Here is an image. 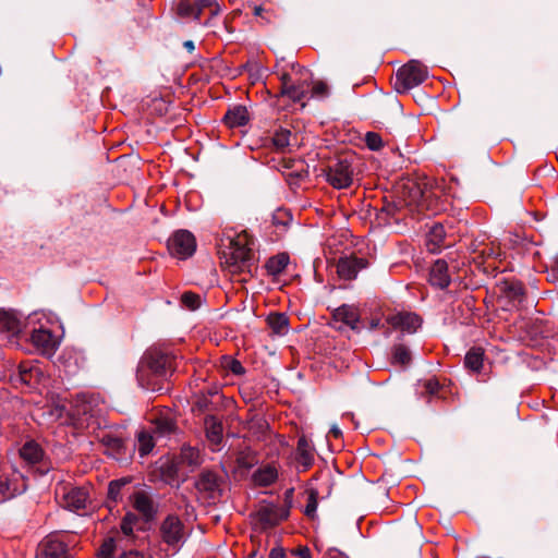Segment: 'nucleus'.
Returning <instances> with one entry per match:
<instances>
[{
	"instance_id": "1",
	"label": "nucleus",
	"mask_w": 558,
	"mask_h": 558,
	"mask_svg": "<svg viewBox=\"0 0 558 558\" xmlns=\"http://www.w3.org/2000/svg\"><path fill=\"white\" fill-rule=\"evenodd\" d=\"M254 240L246 232L243 231L236 234L223 252V264L226 268L232 274H252L254 268V253H253Z\"/></svg>"
},
{
	"instance_id": "2",
	"label": "nucleus",
	"mask_w": 558,
	"mask_h": 558,
	"mask_svg": "<svg viewBox=\"0 0 558 558\" xmlns=\"http://www.w3.org/2000/svg\"><path fill=\"white\" fill-rule=\"evenodd\" d=\"M173 356L158 349H150L141 359L136 377L146 389H155L154 377L165 378L173 369Z\"/></svg>"
},
{
	"instance_id": "3",
	"label": "nucleus",
	"mask_w": 558,
	"mask_h": 558,
	"mask_svg": "<svg viewBox=\"0 0 558 558\" xmlns=\"http://www.w3.org/2000/svg\"><path fill=\"white\" fill-rule=\"evenodd\" d=\"M427 76V68L418 60H411L398 70L396 85L399 92H407L422 84Z\"/></svg>"
},
{
	"instance_id": "4",
	"label": "nucleus",
	"mask_w": 558,
	"mask_h": 558,
	"mask_svg": "<svg viewBox=\"0 0 558 558\" xmlns=\"http://www.w3.org/2000/svg\"><path fill=\"white\" fill-rule=\"evenodd\" d=\"M199 497L207 502H216L222 495V478L215 472L203 471L194 484Z\"/></svg>"
},
{
	"instance_id": "5",
	"label": "nucleus",
	"mask_w": 558,
	"mask_h": 558,
	"mask_svg": "<svg viewBox=\"0 0 558 558\" xmlns=\"http://www.w3.org/2000/svg\"><path fill=\"white\" fill-rule=\"evenodd\" d=\"M170 254L179 259L192 256L196 250L194 235L187 230H178L168 240Z\"/></svg>"
},
{
	"instance_id": "6",
	"label": "nucleus",
	"mask_w": 558,
	"mask_h": 558,
	"mask_svg": "<svg viewBox=\"0 0 558 558\" xmlns=\"http://www.w3.org/2000/svg\"><path fill=\"white\" fill-rule=\"evenodd\" d=\"M56 495L60 498L61 505L71 511H80L86 508L88 502V492L83 487L60 486Z\"/></svg>"
},
{
	"instance_id": "7",
	"label": "nucleus",
	"mask_w": 558,
	"mask_h": 558,
	"mask_svg": "<svg viewBox=\"0 0 558 558\" xmlns=\"http://www.w3.org/2000/svg\"><path fill=\"white\" fill-rule=\"evenodd\" d=\"M327 181L335 189H345L353 182V168L348 159H339L332 163L327 173Z\"/></svg>"
},
{
	"instance_id": "8",
	"label": "nucleus",
	"mask_w": 558,
	"mask_h": 558,
	"mask_svg": "<svg viewBox=\"0 0 558 558\" xmlns=\"http://www.w3.org/2000/svg\"><path fill=\"white\" fill-rule=\"evenodd\" d=\"M289 507L282 505L266 504L259 507L256 515L264 529L272 527L288 519Z\"/></svg>"
},
{
	"instance_id": "9",
	"label": "nucleus",
	"mask_w": 558,
	"mask_h": 558,
	"mask_svg": "<svg viewBox=\"0 0 558 558\" xmlns=\"http://www.w3.org/2000/svg\"><path fill=\"white\" fill-rule=\"evenodd\" d=\"M162 539L172 547L181 546L185 541V529L181 520L175 515H168L161 524Z\"/></svg>"
},
{
	"instance_id": "10",
	"label": "nucleus",
	"mask_w": 558,
	"mask_h": 558,
	"mask_svg": "<svg viewBox=\"0 0 558 558\" xmlns=\"http://www.w3.org/2000/svg\"><path fill=\"white\" fill-rule=\"evenodd\" d=\"M367 267V260L356 256H345L337 263V274L342 280H353L357 274Z\"/></svg>"
},
{
	"instance_id": "11",
	"label": "nucleus",
	"mask_w": 558,
	"mask_h": 558,
	"mask_svg": "<svg viewBox=\"0 0 558 558\" xmlns=\"http://www.w3.org/2000/svg\"><path fill=\"white\" fill-rule=\"evenodd\" d=\"M66 553V545L59 535H48L39 545L36 558H61Z\"/></svg>"
},
{
	"instance_id": "12",
	"label": "nucleus",
	"mask_w": 558,
	"mask_h": 558,
	"mask_svg": "<svg viewBox=\"0 0 558 558\" xmlns=\"http://www.w3.org/2000/svg\"><path fill=\"white\" fill-rule=\"evenodd\" d=\"M132 507L146 520L149 521L156 514L155 504L149 494L143 489L135 490L130 496Z\"/></svg>"
},
{
	"instance_id": "13",
	"label": "nucleus",
	"mask_w": 558,
	"mask_h": 558,
	"mask_svg": "<svg viewBox=\"0 0 558 558\" xmlns=\"http://www.w3.org/2000/svg\"><path fill=\"white\" fill-rule=\"evenodd\" d=\"M387 322L396 329L414 333L422 325L421 317L415 313H398L388 317Z\"/></svg>"
},
{
	"instance_id": "14",
	"label": "nucleus",
	"mask_w": 558,
	"mask_h": 558,
	"mask_svg": "<svg viewBox=\"0 0 558 558\" xmlns=\"http://www.w3.org/2000/svg\"><path fill=\"white\" fill-rule=\"evenodd\" d=\"M203 462V458L197 448L191 446H183L180 454L174 460L175 472L179 473L184 466L189 469V471H194L197 466H199Z\"/></svg>"
},
{
	"instance_id": "15",
	"label": "nucleus",
	"mask_w": 558,
	"mask_h": 558,
	"mask_svg": "<svg viewBox=\"0 0 558 558\" xmlns=\"http://www.w3.org/2000/svg\"><path fill=\"white\" fill-rule=\"evenodd\" d=\"M281 95L288 96L292 101L300 102L307 95L308 85L303 83H295L287 73L281 76Z\"/></svg>"
},
{
	"instance_id": "16",
	"label": "nucleus",
	"mask_w": 558,
	"mask_h": 558,
	"mask_svg": "<svg viewBox=\"0 0 558 558\" xmlns=\"http://www.w3.org/2000/svg\"><path fill=\"white\" fill-rule=\"evenodd\" d=\"M333 318L338 322H342L352 330H360V314L357 308L353 305L343 304L339 306L333 312Z\"/></svg>"
},
{
	"instance_id": "17",
	"label": "nucleus",
	"mask_w": 558,
	"mask_h": 558,
	"mask_svg": "<svg viewBox=\"0 0 558 558\" xmlns=\"http://www.w3.org/2000/svg\"><path fill=\"white\" fill-rule=\"evenodd\" d=\"M429 282L440 289H445L450 283L448 265L444 259H437L429 271Z\"/></svg>"
},
{
	"instance_id": "18",
	"label": "nucleus",
	"mask_w": 558,
	"mask_h": 558,
	"mask_svg": "<svg viewBox=\"0 0 558 558\" xmlns=\"http://www.w3.org/2000/svg\"><path fill=\"white\" fill-rule=\"evenodd\" d=\"M33 344L45 354H50L56 349V340L47 329H35L31 335Z\"/></svg>"
},
{
	"instance_id": "19",
	"label": "nucleus",
	"mask_w": 558,
	"mask_h": 558,
	"mask_svg": "<svg viewBox=\"0 0 558 558\" xmlns=\"http://www.w3.org/2000/svg\"><path fill=\"white\" fill-rule=\"evenodd\" d=\"M177 432V425L170 416H159L153 422L151 433L156 440L170 438Z\"/></svg>"
},
{
	"instance_id": "20",
	"label": "nucleus",
	"mask_w": 558,
	"mask_h": 558,
	"mask_svg": "<svg viewBox=\"0 0 558 558\" xmlns=\"http://www.w3.org/2000/svg\"><path fill=\"white\" fill-rule=\"evenodd\" d=\"M229 128L243 126L248 122V112L244 106H234L229 109L223 118Z\"/></svg>"
},
{
	"instance_id": "21",
	"label": "nucleus",
	"mask_w": 558,
	"mask_h": 558,
	"mask_svg": "<svg viewBox=\"0 0 558 558\" xmlns=\"http://www.w3.org/2000/svg\"><path fill=\"white\" fill-rule=\"evenodd\" d=\"M20 456L27 464H36L41 461L44 451L37 442L31 440L20 449Z\"/></svg>"
},
{
	"instance_id": "22",
	"label": "nucleus",
	"mask_w": 558,
	"mask_h": 558,
	"mask_svg": "<svg viewBox=\"0 0 558 558\" xmlns=\"http://www.w3.org/2000/svg\"><path fill=\"white\" fill-rule=\"evenodd\" d=\"M296 454L299 462L307 469L314 461V448L305 436H301L298 441Z\"/></svg>"
},
{
	"instance_id": "23",
	"label": "nucleus",
	"mask_w": 558,
	"mask_h": 558,
	"mask_svg": "<svg viewBox=\"0 0 558 558\" xmlns=\"http://www.w3.org/2000/svg\"><path fill=\"white\" fill-rule=\"evenodd\" d=\"M278 477L277 469L272 465H265L253 473V481L258 486H268Z\"/></svg>"
},
{
	"instance_id": "24",
	"label": "nucleus",
	"mask_w": 558,
	"mask_h": 558,
	"mask_svg": "<svg viewBox=\"0 0 558 558\" xmlns=\"http://www.w3.org/2000/svg\"><path fill=\"white\" fill-rule=\"evenodd\" d=\"M272 144L277 150L283 151L286 148L296 145V136L290 130L280 128L272 136Z\"/></svg>"
},
{
	"instance_id": "25",
	"label": "nucleus",
	"mask_w": 558,
	"mask_h": 558,
	"mask_svg": "<svg viewBox=\"0 0 558 558\" xmlns=\"http://www.w3.org/2000/svg\"><path fill=\"white\" fill-rule=\"evenodd\" d=\"M445 235H446V232H445V229L439 223H435L428 234H427V239H426V246L428 248L429 252L432 253H436L444 239H445Z\"/></svg>"
},
{
	"instance_id": "26",
	"label": "nucleus",
	"mask_w": 558,
	"mask_h": 558,
	"mask_svg": "<svg viewBox=\"0 0 558 558\" xmlns=\"http://www.w3.org/2000/svg\"><path fill=\"white\" fill-rule=\"evenodd\" d=\"M121 536H111L104 539L98 550L99 558H114V553L121 548Z\"/></svg>"
},
{
	"instance_id": "27",
	"label": "nucleus",
	"mask_w": 558,
	"mask_h": 558,
	"mask_svg": "<svg viewBox=\"0 0 558 558\" xmlns=\"http://www.w3.org/2000/svg\"><path fill=\"white\" fill-rule=\"evenodd\" d=\"M270 329L279 336H283L289 330V319L282 313L270 314L267 318Z\"/></svg>"
},
{
	"instance_id": "28",
	"label": "nucleus",
	"mask_w": 558,
	"mask_h": 558,
	"mask_svg": "<svg viewBox=\"0 0 558 558\" xmlns=\"http://www.w3.org/2000/svg\"><path fill=\"white\" fill-rule=\"evenodd\" d=\"M484 362V351L481 348H472L464 357V365L473 372H480Z\"/></svg>"
},
{
	"instance_id": "29",
	"label": "nucleus",
	"mask_w": 558,
	"mask_h": 558,
	"mask_svg": "<svg viewBox=\"0 0 558 558\" xmlns=\"http://www.w3.org/2000/svg\"><path fill=\"white\" fill-rule=\"evenodd\" d=\"M205 429L207 438L215 445H218L222 438V426L214 417H208L205 420Z\"/></svg>"
},
{
	"instance_id": "30",
	"label": "nucleus",
	"mask_w": 558,
	"mask_h": 558,
	"mask_svg": "<svg viewBox=\"0 0 558 558\" xmlns=\"http://www.w3.org/2000/svg\"><path fill=\"white\" fill-rule=\"evenodd\" d=\"M288 264L289 256L287 254H279L268 259L266 263V268L270 275L277 276L287 268Z\"/></svg>"
},
{
	"instance_id": "31",
	"label": "nucleus",
	"mask_w": 558,
	"mask_h": 558,
	"mask_svg": "<svg viewBox=\"0 0 558 558\" xmlns=\"http://www.w3.org/2000/svg\"><path fill=\"white\" fill-rule=\"evenodd\" d=\"M407 189L409 191V198H407L404 196V198H403L404 204L409 207H412V206H415L417 208L422 207L424 193H423L422 189L420 187V185L411 183L410 185L407 186Z\"/></svg>"
},
{
	"instance_id": "32",
	"label": "nucleus",
	"mask_w": 558,
	"mask_h": 558,
	"mask_svg": "<svg viewBox=\"0 0 558 558\" xmlns=\"http://www.w3.org/2000/svg\"><path fill=\"white\" fill-rule=\"evenodd\" d=\"M130 480L129 478H120V480H114V481H111L109 483V486H108V497L110 500L117 502L121 499V496H122V489L125 485L130 484Z\"/></svg>"
},
{
	"instance_id": "33",
	"label": "nucleus",
	"mask_w": 558,
	"mask_h": 558,
	"mask_svg": "<svg viewBox=\"0 0 558 558\" xmlns=\"http://www.w3.org/2000/svg\"><path fill=\"white\" fill-rule=\"evenodd\" d=\"M138 450H140V453L141 456H146L148 454L151 449L154 448V445H155V441L156 438H155V435L151 433H147V432H141L138 434Z\"/></svg>"
},
{
	"instance_id": "34",
	"label": "nucleus",
	"mask_w": 558,
	"mask_h": 558,
	"mask_svg": "<svg viewBox=\"0 0 558 558\" xmlns=\"http://www.w3.org/2000/svg\"><path fill=\"white\" fill-rule=\"evenodd\" d=\"M177 13L179 16L184 19L192 17L194 20H198L195 3L189 0H180L178 2Z\"/></svg>"
},
{
	"instance_id": "35",
	"label": "nucleus",
	"mask_w": 558,
	"mask_h": 558,
	"mask_svg": "<svg viewBox=\"0 0 558 558\" xmlns=\"http://www.w3.org/2000/svg\"><path fill=\"white\" fill-rule=\"evenodd\" d=\"M393 363L408 365L411 362V353L405 345L399 344L393 348Z\"/></svg>"
},
{
	"instance_id": "36",
	"label": "nucleus",
	"mask_w": 558,
	"mask_h": 558,
	"mask_svg": "<svg viewBox=\"0 0 558 558\" xmlns=\"http://www.w3.org/2000/svg\"><path fill=\"white\" fill-rule=\"evenodd\" d=\"M137 517L132 512H128L124 515L120 525L121 532L123 533L124 536L130 537L133 535L134 526L137 523Z\"/></svg>"
},
{
	"instance_id": "37",
	"label": "nucleus",
	"mask_w": 558,
	"mask_h": 558,
	"mask_svg": "<svg viewBox=\"0 0 558 558\" xmlns=\"http://www.w3.org/2000/svg\"><path fill=\"white\" fill-rule=\"evenodd\" d=\"M181 302L186 308L195 311L201 306L202 298L193 292H184L181 296Z\"/></svg>"
},
{
	"instance_id": "38",
	"label": "nucleus",
	"mask_w": 558,
	"mask_h": 558,
	"mask_svg": "<svg viewBox=\"0 0 558 558\" xmlns=\"http://www.w3.org/2000/svg\"><path fill=\"white\" fill-rule=\"evenodd\" d=\"M364 141L371 150H379L384 146L381 136L375 132H367Z\"/></svg>"
},
{
	"instance_id": "39",
	"label": "nucleus",
	"mask_w": 558,
	"mask_h": 558,
	"mask_svg": "<svg viewBox=\"0 0 558 558\" xmlns=\"http://www.w3.org/2000/svg\"><path fill=\"white\" fill-rule=\"evenodd\" d=\"M292 220L290 213L286 209H278L272 215V223L276 226H287Z\"/></svg>"
},
{
	"instance_id": "40",
	"label": "nucleus",
	"mask_w": 558,
	"mask_h": 558,
	"mask_svg": "<svg viewBox=\"0 0 558 558\" xmlns=\"http://www.w3.org/2000/svg\"><path fill=\"white\" fill-rule=\"evenodd\" d=\"M328 85L325 82L317 81L313 84L311 96L313 98H325L328 96Z\"/></svg>"
},
{
	"instance_id": "41",
	"label": "nucleus",
	"mask_w": 558,
	"mask_h": 558,
	"mask_svg": "<svg viewBox=\"0 0 558 558\" xmlns=\"http://www.w3.org/2000/svg\"><path fill=\"white\" fill-rule=\"evenodd\" d=\"M225 367L228 368L229 371H231L235 375H241L244 373V367L242 366V364L239 361L233 360V359L226 360Z\"/></svg>"
},
{
	"instance_id": "42",
	"label": "nucleus",
	"mask_w": 558,
	"mask_h": 558,
	"mask_svg": "<svg viewBox=\"0 0 558 558\" xmlns=\"http://www.w3.org/2000/svg\"><path fill=\"white\" fill-rule=\"evenodd\" d=\"M316 509H317L316 493L312 492L310 494L308 501H307L304 512L307 517H314Z\"/></svg>"
},
{
	"instance_id": "43",
	"label": "nucleus",
	"mask_w": 558,
	"mask_h": 558,
	"mask_svg": "<svg viewBox=\"0 0 558 558\" xmlns=\"http://www.w3.org/2000/svg\"><path fill=\"white\" fill-rule=\"evenodd\" d=\"M524 294V290H523V287L521 283H512L510 287H509V295L513 299V300H519L521 301V298L523 296Z\"/></svg>"
},
{
	"instance_id": "44",
	"label": "nucleus",
	"mask_w": 558,
	"mask_h": 558,
	"mask_svg": "<svg viewBox=\"0 0 558 558\" xmlns=\"http://www.w3.org/2000/svg\"><path fill=\"white\" fill-rule=\"evenodd\" d=\"M196 11L198 14V17L201 16V13L210 7H213L216 1L215 0H196L195 2Z\"/></svg>"
},
{
	"instance_id": "45",
	"label": "nucleus",
	"mask_w": 558,
	"mask_h": 558,
	"mask_svg": "<svg viewBox=\"0 0 558 558\" xmlns=\"http://www.w3.org/2000/svg\"><path fill=\"white\" fill-rule=\"evenodd\" d=\"M119 558H146L144 553L137 549H124L119 555Z\"/></svg>"
},
{
	"instance_id": "46",
	"label": "nucleus",
	"mask_w": 558,
	"mask_h": 558,
	"mask_svg": "<svg viewBox=\"0 0 558 558\" xmlns=\"http://www.w3.org/2000/svg\"><path fill=\"white\" fill-rule=\"evenodd\" d=\"M4 326L12 333H16L20 330L19 322L13 317H5Z\"/></svg>"
},
{
	"instance_id": "47",
	"label": "nucleus",
	"mask_w": 558,
	"mask_h": 558,
	"mask_svg": "<svg viewBox=\"0 0 558 558\" xmlns=\"http://www.w3.org/2000/svg\"><path fill=\"white\" fill-rule=\"evenodd\" d=\"M425 389L430 393L434 395L438 391L439 383L436 379H428L425 381Z\"/></svg>"
},
{
	"instance_id": "48",
	"label": "nucleus",
	"mask_w": 558,
	"mask_h": 558,
	"mask_svg": "<svg viewBox=\"0 0 558 558\" xmlns=\"http://www.w3.org/2000/svg\"><path fill=\"white\" fill-rule=\"evenodd\" d=\"M323 558H347L344 555L336 548H328Z\"/></svg>"
},
{
	"instance_id": "49",
	"label": "nucleus",
	"mask_w": 558,
	"mask_h": 558,
	"mask_svg": "<svg viewBox=\"0 0 558 558\" xmlns=\"http://www.w3.org/2000/svg\"><path fill=\"white\" fill-rule=\"evenodd\" d=\"M294 554L299 557V558H311V551L308 549V547H300L298 548Z\"/></svg>"
},
{
	"instance_id": "50",
	"label": "nucleus",
	"mask_w": 558,
	"mask_h": 558,
	"mask_svg": "<svg viewBox=\"0 0 558 558\" xmlns=\"http://www.w3.org/2000/svg\"><path fill=\"white\" fill-rule=\"evenodd\" d=\"M269 558H287L282 548H272Z\"/></svg>"
},
{
	"instance_id": "51",
	"label": "nucleus",
	"mask_w": 558,
	"mask_h": 558,
	"mask_svg": "<svg viewBox=\"0 0 558 558\" xmlns=\"http://www.w3.org/2000/svg\"><path fill=\"white\" fill-rule=\"evenodd\" d=\"M396 210H397V206L395 204H387L381 209V211L386 213L388 216L395 215Z\"/></svg>"
},
{
	"instance_id": "52",
	"label": "nucleus",
	"mask_w": 558,
	"mask_h": 558,
	"mask_svg": "<svg viewBox=\"0 0 558 558\" xmlns=\"http://www.w3.org/2000/svg\"><path fill=\"white\" fill-rule=\"evenodd\" d=\"M89 408L87 404H85V402L83 401V404H82V408H77L74 412H73V415H81V414H87Z\"/></svg>"
},
{
	"instance_id": "53",
	"label": "nucleus",
	"mask_w": 558,
	"mask_h": 558,
	"mask_svg": "<svg viewBox=\"0 0 558 558\" xmlns=\"http://www.w3.org/2000/svg\"><path fill=\"white\" fill-rule=\"evenodd\" d=\"M381 326V322L379 318H373L371 322H369V326H368V329L369 330H375L377 328H379Z\"/></svg>"
},
{
	"instance_id": "54",
	"label": "nucleus",
	"mask_w": 558,
	"mask_h": 558,
	"mask_svg": "<svg viewBox=\"0 0 558 558\" xmlns=\"http://www.w3.org/2000/svg\"><path fill=\"white\" fill-rule=\"evenodd\" d=\"M208 9L210 10V16H216L221 12V8L217 2Z\"/></svg>"
},
{
	"instance_id": "55",
	"label": "nucleus",
	"mask_w": 558,
	"mask_h": 558,
	"mask_svg": "<svg viewBox=\"0 0 558 558\" xmlns=\"http://www.w3.org/2000/svg\"><path fill=\"white\" fill-rule=\"evenodd\" d=\"M263 12H265V9L262 5H255L253 9V14L255 16H263Z\"/></svg>"
},
{
	"instance_id": "56",
	"label": "nucleus",
	"mask_w": 558,
	"mask_h": 558,
	"mask_svg": "<svg viewBox=\"0 0 558 558\" xmlns=\"http://www.w3.org/2000/svg\"><path fill=\"white\" fill-rule=\"evenodd\" d=\"M183 46L189 52H193L195 49V45L192 40L184 41Z\"/></svg>"
},
{
	"instance_id": "57",
	"label": "nucleus",
	"mask_w": 558,
	"mask_h": 558,
	"mask_svg": "<svg viewBox=\"0 0 558 558\" xmlns=\"http://www.w3.org/2000/svg\"><path fill=\"white\" fill-rule=\"evenodd\" d=\"M330 433H331L335 437H339V436H341V430H340V428H339L337 425L331 426V428H330Z\"/></svg>"
},
{
	"instance_id": "58",
	"label": "nucleus",
	"mask_w": 558,
	"mask_h": 558,
	"mask_svg": "<svg viewBox=\"0 0 558 558\" xmlns=\"http://www.w3.org/2000/svg\"><path fill=\"white\" fill-rule=\"evenodd\" d=\"M557 262H558V258H557Z\"/></svg>"
}]
</instances>
